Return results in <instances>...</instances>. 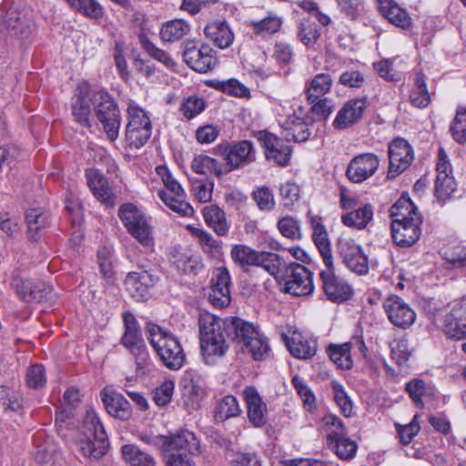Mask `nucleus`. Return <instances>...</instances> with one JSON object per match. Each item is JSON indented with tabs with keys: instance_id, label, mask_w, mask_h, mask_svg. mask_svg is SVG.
Instances as JSON below:
<instances>
[{
	"instance_id": "obj_1",
	"label": "nucleus",
	"mask_w": 466,
	"mask_h": 466,
	"mask_svg": "<svg viewBox=\"0 0 466 466\" xmlns=\"http://www.w3.org/2000/svg\"><path fill=\"white\" fill-rule=\"evenodd\" d=\"M391 236L396 245L407 248L415 244L421 234L422 218L414 204L400 198L390 208Z\"/></svg>"
},
{
	"instance_id": "obj_2",
	"label": "nucleus",
	"mask_w": 466,
	"mask_h": 466,
	"mask_svg": "<svg viewBox=\"0 0 466 466\" xmlns=\"http://www.w3.org/2000/svg\"><path fill=\"white\" fill-rule=\"evenodd\" d=\"M199 339L203 357L208 361L210 357L223 356L228 349L227 339L230 337L227 319L218 318L210 313L199 316Z\"/></svg>"
},
{
	"instance_id": "obj_3",
	"label": "nucleus",
	"mask_w": 466,
	"mask_h": 466,
	"mask_svg": "<svg viewBox=\"0 0 466 466\" xmlns=\"http://www.w3.org/2000/svg\"><path fill=\"white\" fill-rule=\"evenodd\" d=\"M147 333V340L163 365L172 370H177L183 367L186 354L175 335L156 324H148Z\"/></svg>"
},
{
	"instance_id": "obj_4",
	"label": "nucleus",
	"mask_w": 466,
	"mask_h": 466,
	"mask_svg": "<svg viewBox=\"0 0 466 466\" xmlns=\"http://www.w3.org/2000/svg\"><path fill=\"white\" fill-rule=\"evenodd\" d=\"M275 266L277 272L271 275L279 283L283 292L296 297L312 293L314 290L313 274L305 266L296 262L286 265L279 257H278Z\"/></svg>"
},
{
	"instance_id": "obj_5",
	"label": "nucleus",
	"mask_w": 466,
	"mask_h": 466,
	"mask_svg": "<svg viewBox=\"0 0 466 466\" xmlns=\"http://www.w3.org/2000/svg\"><path fill=\"white\" fill-rule=\"evenodd\" d=\"M83 438L78 441V450L90 460L102 458L108 450L106 431L94 410H86L83 420Z\"/></svg>"
},
{
	"instance_id": "obj_6",
	"label": "nucleus",
	"mask_w": 466,
	"mask_h": 466,
	"mask_svg": "<svg viewBox=\"0 0 466 466\" xmlns=\"http://www.w3.org/2000/svg\"><path fill=\"white\" fill-rule=\"evenodd\" d=\"M124 321V333L120 339L123 345L134 357L137 365V373L144 374L150 364V357L142 337L136 317L127 311L122 315Z\"/></svg>"
},
{
	"instance_id": "obj_7",
	"label": "nucleus",
	"mask_w": 466,
	"mask_h": 466,
	"mask_svg": "<svg viewBox=\"0 0 466 466\" xmlns=\"http://www.w3.org/2000/svg\"><path fill=\"white\" fill-rule=\"evenodd\" d=\"M214 151L224 160L226 174L248 166L256 160V149L249 140L223 141L216 146Z\"/></svg>"
},
{
	"instance_id": "obj_8",
	"label": "nucleus",
	"mask_w": 466,
	"mask_h": 466,
	"mask_svg": "<svg viewBox=\"0 0 466 466\" xmlns=\"http://www.w3.org/2000/svg\"><path fill=\"white\" fill-rule=\"evenodd\" d=\"M127 113L126 143L131 148H140L151 137L152 124L150 118L146 111L135 103L128 105Z\"/></svg>"
},
{
	"instance_id": "obj_9",
	"label": "nucleus",
	"mask_w": 466,
	"mask_h": 466,
	"mask_svg": "<svg viewBox=\"0 0 466 466\" xmlns=\"http://www.w3.org/2000/svg\"><path fill=\"white\" fill-rule=\"evenodd\" d=\"M156 173L162 180L166 189L158 190L159 198L174 212L185 217L191 216L193 208L185 200L186 195L180 184L173 178L165 166H157Z\"/></svg>"
},
{
	"instance_id": "obj_10",
	"label": "nucleus",
	"mask_w": 466,
	"mask_h": 466,
	"mask_svg": "<svg viewBox=\"0 0 466 466\" xmlns=\"http://www.w3.org/2000/svg\"><path fill=\"white\" fill-rule=\"evenodd\" d=\"M118 216L128 233L142 246L152 247L154 244L152 228L143 212L131 203L123 204L118 210Z\"/></svg>"
},
{
	"instance_id": "obj_11",
	"label": "nucleus",
	"mask_w": 466,
	"mask_h": 466,
	"mask_svg": "<svg viewBox=\"0 0 466 466\" xmlns=\"http://www.w3.org/2000/svg\"><path fill=\"white\" fill-rule=\"evenodd\" d=\"M96 116L107 137L115 141L118 137L121 116L117 104L106 92L98 91L94 96Z\"/></svg>"
},
{
	"instance_id": "obj_12",
	"label": "nucleus",
	"mask_w": 466,
	"mask_h": 466,
	"mask_svg": "<svg viewBox=\"0 0 466 466\" xmlns=\"http://www.w3.org/2000/svg\"><path fill=\"white\" fill-rule=\"evenodd\" d=\"M232 260L240 268L247 270L250 266L261 267L269 274L277 271L275 266L279 255L272 252L257 251L248 246L238 244L230 250Z\"/></svg>"
},
{
	"instance_id": "obj_13",
	"label": "nucleus",
	"mask_w": 466,
	"mask_h": 466,
	"mask_svg": "<svg viewBox=\"0 0 466 466\" xmlns=\"http://www.w3.org/2000/svg\"><path fill=\"white\" fill-rule=\"evenodd\" d=\"M157 271L144 264H137V270L128 272L125 279L126 288L130 296L137 301L146 300L150 290L158 282Z\"/></svg>"
},
{
	"instance_id": "obj_14",
	"label": "nucleus",
	"mask_w": 466,
	"mask_h": 466,
	"mask_svg": "<svg viewBox=\"0 0 466 466\" xmlns=\"http://www.w3.org/2000/svg\"><path fill=\"white\" fill-rule=\"evenodd\" d=\"M389 168L387 178H395L402 174L413 162L414 151L410 144L402 137H396L388 146Z\"/></svg>"
},
{
	"instance_id": "obj_15",
	"label": "nucleus",
	"mask_w": 466,
	"mask_h": 466,
	"mask_svg": "<svg viewBox=\"0 0 466 466\" xmlns=\"http://www.w3.org/2000/svg\"><path fill=\"white\" fill-rule=\"evenodd\" d=\"M184 61L195 71L207 73L212 70L217 58L214 50L205 44L198 45L195 42L186 44L183 52Z\"/></svg>"
},
{
	"instance_id": "obj_16",
	"label": "nucleus",
	"mask_w": 466,
	"mask_h": 466,
	"mask_svg": "<svg viewBox=\"0 0 466 466\" xmlns=\"http://www.w3.org/2000/svg\"><path fill=\"white\" fill-rule=\"evenodd\" d=\"M337 249L343 262L351 271L358 274L368 272V257L355 240L341 237L338 240Z\"/></svg>"
},
{
	"instance_id": "obj_17",
	"label": "nucleus",
	"mask_w": 466,
	"mask_h": 466,
	"mask_svg": "<svg viewBox=\"0 0 466 466\" xmlns=\"http://www.w3.org/2000/svg\"><path fill=\"white\" fill-rule=\"evenodd\" d=\"M383 308L389 320L396 327L408 329L416 319L414 310L397 295L388 297L383 301Z\"/></svg>"
},
{
	"instance_id": "obj_18",
	"label": "nucleus",
	"mask_w": 466,
	"mask_h": 466,
	"mask_svg": "<svg viewBox=\"0 0 466 466\" xmlns=\"http://www.w3.org/2000/svg\"><path fill=\"white\" fill-rule=\"evenodd\" d=\"M380 159L374 153L355 156L348 165L347 177L353 183H361L372 177L378 170Z\"/></svg>"
},
{
	"instance_id": "obj_19",
	"label": "nucleus",
	"mask_w": 466,
	"mask_h": 466,
	"mask_svg": "<svg viewBox=\"0 0 466 466\" xmlns=\"http://www.w3.org/2000/svg\"><path fill=\"white\" fill-rule=\"evenodd\" d=\"M321 269L319 278L322 283V289L329 299L332 301H344L350 298L352 294L351 287L334 272L333 264L325 266Z\"/></svg>"
},
{
	"instance_id": "obj_20",
	"label": "nucleus",
	"mask_w": 466,
	"mask_h": 466,
	"mask_svg": "<svg viewBox=\"0 0 466 466\" xmlns=\"http://www.w3.org/2000/svg\"><path fill=\"white\" fill-rule=\"evenodd\" d=\"M160 452L186 453L196 455L200 453V443L196 435L187 430L166 436Z\"/></svg>"
},
{
	"instance_id": "obj_21",
	"label": "nucleus",
	"mask_w": 466,
	"mask_h": 466,
	"mask_svg": "<svg viewBox=\"0 0 466 466\" xmlns=\"http://www.w3.org/2000/svg\"><path fill=\"white\" fill-rule=\"evenodd\" d=\"M258 139L265 148L268 160H272L279 166H287L289 163L292 149L282 139L268 132H260Z\"/></svg>"
},
{
	"instance_id": "obj_22",
	"label": "nucleus",
	"mask_w": 466,
	"mask_h": 466,
	"mask_svg": "<svg viewBox=\"0 0 466 466\" xmlns=\"http://www.w3.org/2000/svg\"><path fill=\"white\" fill-rule=\"evenodd\" d=\"M33 25L32 15L29 10H17L10 8L3 21V30L15 37H26Z\"/></svg>"
},
{
	"instance_id": "obj_23",
	"label": "nucleus",
	"mask_w": 466,
	"mask_h": 466,
	"mask_svg": "<svg viewBox=\"0 0 466 466\" xmlns=\"http://www.w3.org/2000/svg\"><path fill=\"white\" fill-rule=\"evenodd\" d=\"M443 332L451 339H466V303H456L444 316Z\"/></svg>"
},
{
	"instance_id": "obj_24",
	"label": "nucleus",
	"mask_w": 466,
	"mask_h": 466,
	"mask_svg": "<svg viewBox=\"0 0 466 466\" xmlns=\"http://www.w3.org/2000/svg\"><path fill=\"white\" fill-rule=\"evenodd\" d=\"M87 185L94 196L106 207L115 206L116 197L108 185L106 177L97 169L90 168L86 171Z\"/></svg>"
},
{
	"instance_id": "obj_25",
	"label": "nucleus",
	"mask_w": 466,
	"mask_h": 466,
	"mask_svg": "<svg viewBox=\"0 0 466 466\" xmlns=\"http://www.w3.org/2000/svg\"><path fill=\"white\" fill-rule=\"evenodd\" d=\"M100 397L107 413L112 417L127 420L132 416L131 406L121 393L106 388L101 391Z\"/></svg>"
},
{
	"instance_id": "obj_26",
	"label": "nucleus",
	"mask_w": 466,
	"mask_h": 466,
	"mask_svg": "<svg viewBox=\"0 0 466 466\" xmlns=\"http://www.w3.org/2000/svg\"><path fill=\"white\" fill-rule=\"evenodd\" d=\"M248 407V417L255 427H260L267 420V407L254 387H247L243 391Z\"/></svg>"
},
{
	"instance_id": "obj_27",
	"label": "nucleus",
	"mask_w": 466,
	"mask_h": 466,
	"mask_svg": "<svg viewBox=\"0 0 466 466\" xmlns=\"http://www.w3.org/2000/svg\"><path fill=\"white\" fill-rule=\"evenodd\" d=\"M366 108V102L361 99L348 101L338 112L333 126L337 128H346L358 122Z\"/></svg>"
},
{
	"instance_id": "obj_28",
	"label": "nucleus",
	"mask_w": 466,
	"mask_h": 466,
	"mask_svg": "<svg viewBox=\"0 0 466 466\" xmlns=\"http://www.w3.org/2000/svg\"><path fill=\"white\" fill-rule=\"evenodd\" d=\"M378 8L380 13L392 25L403 29L410 26V15L393 0H378Z\"/></svg>"
},
{
	"instance_id": "obj_29",
	"label": "nucleus",
	"mask_w": 466,
	"mask_h": 466,
	"mask_svg": "<svg viewBox=\"0 0 466 466\" xmlns=\"http://www.w3.org/2000/svg\"><path fill=\"white\" fill-rule=\"evenodd\" d=\"M284 341L292 356L298 359H309L317 351L316 343L307 339L300 332H293L291 337L284 336Z\"/></svg>"
},
{
	"instance_id": "obj_30",
	"label": "nucleus",
	"mask_w": 466,
	"mask_h": 466,
	"mask_svg": "<svg viewBox=\"0 0 466 466\" xmlns=\"http://www.w3.org/2000/svg\"><path fill=\"white\" fill-rule=\"evenodd\" d=\"M228 329L230 337L236 343L244 346L253 336H258L259 331L257 327L240 318L231 317L227 319Z\"/></svg>"
},
{
	"instance_id": "obj_31",
	"label": "nucleus",
	"mask_w": 466,
	"mask_h": 466,
	"mask_svg": "<svg viewBox=\"0 0 466 466\" xmlns=\"http://www.w3.org/2000/svg\"><path fill=\"white\" fill-rule=\"evenodd\" d=\"M25 218L27 226V238L32 241L38 240L48 226V214L42 208H35L28 209Z\"/></svg>"
},
{
	"instance_id": "obj_32",
	"label": "nucleus",
	"mask_w": 466,
	"mask_h": 466,
	"mask_svg": "<svg viewBox=\"0 0 466 466\" xmlns=\"http://www.w3.org/2000/svg\"><path fill=\"white\" fill-rule=\"evenodd\" d=\"M204 33L214 45L221 49L228 47L234 39L233 33L226 22H211L206 25Z\"/></svg>"
},
{
	"instance_id": "obj_33",
	"label": "nucleus",
	"mask_w": 466,
	"mask_h": 466,
	"mask_svg": "<svg viewBox=\"0 0 466 466\" xmlns=\"http://www.w3.org/2000/svg\"><path fill=\"white\" fill-rule=\"evenodd\" d=\"M202 214L207 225L211 228L218 236H226L229 229L226 213L217 205L207 206L203 208Z\"/></svg>"
},
{
	"instance_id": "obj_34",
	"label": "nucleus",
	"mask_w": 466,
	"mask_h": 466,
	"mask_svg": "<svg viewBox=\"0 0 466 466\" xmlns=\"http://www.w3.org/2000/svg\"><path fill=\"white\" fill-rule=\"evenodd\" d=\"M333 84L329 74L320 73L310 79L305 86V93L309 102H314L316 99L323 97L329 92Z\"/></svg>"
},
{
	"instance_id": "obj_35",
	"label": "nucleus",
	"mask_w": 466,
	"mask_h": 466,
	"mask_svg": "<svg viewBox=\"0 0 466 466\" xmlns=\"http://www.w3.org/2000/svg\"><path fill=\"white\" fill-rule=\"evenodd\" d=\"M18 296L25 301L41 302L46 299L47 293L51 292L49 289H41L44 284H35L30 279H17L15 283Z\"/></svg>"
},
{
	"instance_id": "obj_36",
	"label": "nucleus",
	"mask_w": 466,
	"mask_h": 466,
	"mask_svg": "<svg viewBox=\"0 0 466 466\" xmlns=\"http://www.w3.org/2000/svg\"><path fill=\"white\" fill-rule=\"evenodd\" d=\"M372 206L370 204H365L355 210L342 215L341 221L347 227L363 229L372 220Z\"/></svg>"
},
{
	"instance_id": "obj_37",
	"label": "nucleus",
	"mask_w": 466,
	"mask_h": 466,
	"mask_svg": "<svg viewBox=\"0 0 466 466\" xmlns=\"http://www.w3.org/2000/svg\"><path fill=\"white\" fill-rule=\"evenodd\" d=\"M405 390L419 409L424 408L423 397L431 399L435 396L434 388L420 379H413L407 382Z\"/></svg>"
},
{
	"instance_id": "obj_38",
	"label": "nucleus",
	"mask_w": 466,
	"mask_h": 466,
	"mask_svg": "<svg viewBox=\"0 0 466 466\" xmlns=\"http://www.w3.org/2000/svg\"><path fill=\"white\" fill-rule=\"evenodd\" d=\"M122 456L130 466H157L153 455L143 451L133 444H126L121 448Z\"/></svg>"
},
{
	"instance_id": "obj_39",
	"label": "nucleus",
	"mask_w": 466,
	"mask_h": 466,
	"mask_svg": "<svg viewBox=\"0 0 466 466\" xmlns=\"http://www.w3.org/2000/svg\"><path fill=\"white\" fill-rule=\"evenodd\" d=\"M191 168L200 175L212 174L220 177L226 174L225 167L218 160L206 155H199L194 157L191 162Z\"/></svg>"
},
{
	"instance_id": "obj_40",
	"label": "nucleus",
	"mask_w": 466,
	"mask_h": 466,
	"mask_svg": "<svg viewBox=\"0 0 466 466\" xmlns=\"http://www.w3.org/2000/svg\"><path fill=\"white\" fill-rule=\"evenodd\" d=\"M310 133L306 122L299 117H289L284 124V137L286 140L295 142L306 141Z\"/></svg>"
},
{
	"instance_id": "obj_41",
	"label": "nucleus",
	"mask_w": 466,
	"mask_h": 466,
	"mask_svg": "<svg viewBox=\"0 0 466 466\" xmlns=\"http://www.w3.org/2000/svg\"><path fill=\"white\" fill-rule=\"evenodd\" d=\"M190 31V25L182 19H174L162 25L160 37L165 42H175L182 39Z\"/></svg>"
},
{
	"instance_id": "obj_42",
	"label": "nucleus",
	"mask_w": 466,
	"mask_h": 466,
	"mask_svg": "<svg viewBox=\"0 0 466 466\" xmlns=\"http://www.w3.org/2000/svg\"><path fill=\"white\" fill-rule=\"evenodd\" d=\"M187 228L192 236L198 239V244L206 254L209 255L211 258H215L220 253L222 247L221 242L215 239L211 234L203 228L193 226H188Z\"/></svg>"
},
{
	"instance_id": "obj_43",
	"label": "nucleus",
	"mask_w": 466,
	"mask_h": 466,
	"mask_svg": "<svg viewBox=\"0 0 466 466\" xmlns=\"http://www.w3.org/2000/svg\"><path fill=\"white\" fill-rule=\"evenodd\" d=\"M240 412L237 399L232 395H227L217 402L214 418L217 421L223 422L229 418L238 416Z\"/></svg>"
},
{
	"instance_id": "obj_44",
	"label": "nucleus",
	"mask_w": 466,
	"mask_h": 466,
	"mask_svg": "<svg viewBox=\"0 0 466 466\" xmlns=\"http://www.w3.org/2000/svg\"><path fill=\"white\" fill-rule=\"evenodd\" d=\"M327 445L342 460H350L353 458L358 448L356 442L346 437V435H341L339 437L332 436Z\"/></svg>"
},
{
	"instance_id": "obj_45",
	"label": "nucleus",
	"mask_w": 466,
	"mask_h": 466,
	"mask_svg": "<svg viewBox=\"0 0 466 466\" xmlns=\"http://www.w3.org/2000/svg\"><path fill=\"white\" fill-rule=\"evenodd\" d=\"M327 352L329 359L341 370H350L353 366L351 351L349 345L345 342L342 344H331L328 347Z\"/></svg>"
},
{
	"instance_id": "obj_46",
	"label": "nucleus",
	"mask_w": 466,
	"mask_h": 466,
	"mask_svg": "<svg viewBox=\"0 0 466 466\" xmlns=\"http://www.w3.org/2000/svg\"><path fill=\"white\" fill-rule=\"evenodd\" d=\"M297 29L298 38L307 46H313L320 37L319 27L309 19H301Z\"/></svg>"
},
{
	"instance_id": "obj_47",
	"label": "nucleus",
	"mask_w": 466,
	"mask_h": 466,
	"mask_svg": "<svg viewBox=\"0 0 466 466\" xmlns=\"http://www.w3.org/2000/svg\"><path fill=\"white\" fill-rule=\"evenodd\" d=\"M411 104L418 108L426 107L431 101L427 89L425 76L419 72L414 80V88L410 95Z\"/></svg>"
},
{
	"instance_id": "obj_48",
	"label": "nucleus",
	"mask_w": 466,
	"mask_h": 466,
	"mask_svg": "<svg viewBox=\"0 0 466 466\" xmlns=\"http://www.w3.org/2000/svg\"><path fill=\"white\" fill-rule=\"evenodd\" d=\"M242 348H245L255 360L265 359L269 352L268 340L259 331L258 336H253Z\"/></svg>"
},
{
	"instance_id": "obj_49",
	"label": "nucleus",
	"mask_w": 466,
	"mask_h": 466,
	"mask_svg": "<svg viewBox=\"0 0 466 466\" xmlns=\"http://www.w3.org/2000/svg\"><path fill=\"white\" fill-rule=\"evenodd\" d=\"M250 25L256 35L267 36L279 30L282 25V19L276 15H269L260 21H251Z\"/></svg>"
},
{
	"instance_id": "obj_50",
	"label": "nucleus",
	"mask_w": 466,
	"mask_h": 466,
	"mask_svg": "<svg viewBox=\"0 0 466 466\" xmlns=\"http://www.w3.org/2000/svg\"><path fill=\"white\" fill-rule=\"evenodd\" d=\"M452 137L460 144L466 142V106H459L450 127Z\"/></svg>"
},
{
	"instance_id": "obj_51",
	"label": "nucleus",
	"mask_w": 466,
	"mask_h": 466,
	"mask_svg": "<svg viewBox=\"0 0 466 466\" xmlns=\"http://www.w3.org/2000/svg\"><path fill=\"white\" fill-rule=\"evenodd\" d=\"M251 196L259 210L268 212L274 209L276 205L274 194L268 187H256Z\"/></svg>"
},
{
	"instance_id": "obj_52",
	"label": "nucleus",
	"mask_w": 466,
	"mask_h": 466,
	"mask_svg": "<svg viewBox=\"0 0 466 466\" xmlns=\"http://www.w3.org/2000/svg\"><path fill=\"white\" fill-rule=\"evenodd\" d=\"M72 113L76 120L83 126L89 127L90 106L86 97L76 96L72 102Z\"/></svg>"
},
{
	"instance_id": "obj_53",
	"label": "nucleus",
	"mask_w": 466,
	"mask_h": 466,
	"mask_svg": "<svg viewBox=\"0 0 466 466\" xmlns=\"http://www.w3.org/2000/svg\"><path fill=\"white\" fill-rule=\"evenodd\" d=\"M456 191V182L453 176L436 177L435 194L441 200H446L452 197Z\"/></svg>"
},
{
	"instance_id": "obj_54",
	"label": "nucleus",
	"mask_w": 466,
	"mask_h": 466,
	"mask_svg": "<svg viewBox=\"0 0 466 466\" xmlns=\"http://www.w3.org/2000/svg\"><path fill=\"white\" fill-rule=\"evenodd\" d=\"M0 403L5 410L18 411L22 409L19 393L3 385H0Z\"/></svg>"
},
{
	"instance_id": "obj_55",
	"label": "nucleus",
	"mask_w": 466,
	"mask_h": 466,
	"mask_svg": "<svg viewBox=\"0 0 466 466\" xmlns=\"http://www.w3.org/2000/svg\"><path fill=\"white\" fill-rule=\"evenodd\" d=\"M213 86L216 89L221 90L222 92L235 96L246 97L249 95L248 88L235 78L225 81H216Z\"/></svg>"
},
{
	"instance_id": "obj_56",
	"label": "nucleus",
	"mask_w": 466,
	"mask_h": 466,
	"mask_svg": "<svg viewBox=\"0 0 466 466\" xmlns=\"http://www.w3.org/2000/svg\"><path fill=\"white\" fill-rule=\"evenodd\" d=\"M35 459L42 466L53 465L56 459V447L53 441L47 440L45 443L39 445Z\"/></svg>"
},
{
	"instance_id": "obj_57",
	"label": "nucleus",
	"mask_w": 466,
	"mask_h": 466,
	"mask_svg": "<svg viewBox=\"0 0 466 466\" xmlns=\"http://www.w3.org/2000/svg\"><path fill=\"white\" fill-rule=\"evenodd\" d=\"M442 257L453 268L466 267V248L463 246H454L444 249Z\"/></svg>"
},
{
	"instance_id": "obj_58",
	"label": "nucleus",
	"mask_w": 466,
	"mask_h": 466,
	"mask_svg": "<svg viewBox=\"0 0 466 466\" xmlns=\"http://www.w3.org/2000/svg\"><path fill=\"white\" fill-rule=\"evenodd\" d=\"M25 380L29 388H42L46 382V370L44 366L41 364L30 366L26 372Z\"/></svg>"
},
{
	"instance_id": "obj_59",
	"label": "nucleus",
	"mask_w": 466,
	"mask_h": 466,
	"mask_svg": "<svg viewBox=\"0 0 466 466\" xmlns=\"http://www.w3.org/2000/svg\"><path fill=\"white\" fill-rule=\"evenodd\" d=\"M322 421L326 431H328L327 443L329 442V439L332 436L339 437L341 435H346L344 425L341 420L337 416L333 414H328L323 417Z\"/></svg>"
},
{
	"instance_id": "obj_60",
	"label": "nucleus",
	"mask_w": 466,
	"mask_h": 466,
	"mask_svg": "<svg viewBox=\"0 0 466 466\" xmlns=\"http://www.w3.org/2000/svg\"><path fill=\"white\" fill-rule=\"evenodd\" d=\"M142 46L147 53L154 59L163 63L167 67H172L175 66V62L172 57L165 51L157 47L147 39L141 40Z\"/></svg>"
},
{
	"instance_id": "obj_61",
	"label": "nucleus",
	"mask_w": 466,
	"mask_h": 466,
	"mask_svg": "<svg viewBox=\"0 0 466 466\" xmlns=\"http://www.w3.org/2000/svg\"><path fill=\"white\" fill-rule=\"evenodd\" d=\"M174 382L165 380L160 386L157 387L153 392V399L157 405L165 406L170 402L174 392Z\"/></svg>"
},
{
	"instance_id": "obj_62",
	"label": "nucleus",
	"mask_w": 466,
	"mask_h": 466,
	"mask_svg": "<svg viewBox=\"0 0 466 466\" xmlns=\"http://www.w3.org/2000/svg\"><path fill=\"white\" fill-rule=\"evenodd\" d=\"M278 228L286 238L294 239L300 237L299 222L291 217L280 218L278 222Z\"/></svg>"
},
{
	"instance_id": "obj_63",
	"label": "nucleus",
	"mask_w": 466,
	"mask_h": 466,
	"mask_svg": "<svg viewBox=\"0 0 466 466\" xmlns=\"http://www.w3.org/2000/svg\"><path fill=\"white\" fill-rule=\"evenodd\" d=\"M401 443L407 445L420 431V424L418 422V415H415L411 421L407 425H396Z\"/></svg>"
},
{
	"instance_id": "obj_64",
	"label": "nucleus",
	"mask_w": 466,
	"mask_h": 466,
	"mask_svg": "<svg viewBox=\"0 0 466 466\" xmlns=\"http://www.w3.org/2000/svg\"><path fill=\"white\" fill-rule=\"evenodd\" d=\"M76 11L83 13L85 15L91 18H100L104 15V9L95 0H79L76 6L74 8Z\"/></svg>"
}]
</instances>
